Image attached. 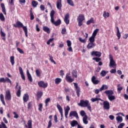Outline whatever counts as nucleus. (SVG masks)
<instances>
[{
  "label": "nucleus",
  "instance_id": "nucleus-1",
  "mask_svg": "<svg viewBox=\"0 0 128 128\" xmlns=\"http://www.w3.org/2000/svg\"><path fill=\"white\" fill-rule=\"evenodd\" d=\"M104 94L108 96V99L110 102H112V100H116V96L112 94H114V91L112 90H107L104 92Z\"/></svg>",
  "mask_w": 128,
  "mask_h": 128
},
{
  "label": "nucleus",
  "instance_id": "nucleus-2",
  "mask_svg": "<svg viewBox=\"0 0 128 128\" xmlns=\"http://www.w3.org/2000/svg\"><path fill=\"white\" fill-rule=\"evenodd\" d=\"M14 28H22L23 30L25 32L26 36L28 37V28H26V26H24V24H22V23L20 21H18L16 22V24H14Z\"/></svg>",
  "mask_w": 128,
  "mask_h": 128
},
{
  "label": "nucleus",
  "instance_id": "nucleus-3",
  "mask_svg": "<svg viewBox=\"0 0 128 128\" xmlns=\"http://www.w3.org/2000/svg\"><path fill=\"white\" fill-rule=\"evenodd\" d=\"M109 58L110 60V63L109 64L110 68H116V62L114 60V58H112V56L111 54L109 55Z\"/></svg>",
  "mask_w": 128,
  "mask_h": 128
},
{
  "label": "nucleus",
  "instance_id": "nucleus-4",
  "mask_svg": "<svg viewBox=\"0 0 128 128\" xmlns=\"http://www.w3.org/2000/svg\"><path fill=\"white\" fill-rule=\"evenodd\" d=\"M77 20L78 22V26H82V21L84 20V16L82 14L78 16Z\"/></svg>",
  "mask_w": 128,
  "mask_h": 128
},
{
  "label": "nucleus",
  "instance_id": "nucleus-5",
  "mask_svg": "<svg viewBox=\"0 0 128 128\" xmlns=\"http://www.w3.org/2000/svg\"><path fill=\"white\" fill-rule=\"evenodd\" d=\"M88 104H90V102L88 100H80V102L78 104V106H83V108H86Z\"/></svg>",
  "mask_w": 128,
  "mask_h": 128
},
{
  "label": "nucleus",
  "instance_id": "nucleus-6",
  "mask_svg": "<svg viewBox=\"0 0 128 128\" xmlns=\"http://www.w3.org/2000/svg\"><path fill=\"white\" fill-rule=\"evenodd\" d=\"M5 100H12V95L10 94V90H7L6 92Z\"/></svg>",
  "mask_w": 128,
  "mask_h": 128
},
{
  "label": "nucleus",
  "instance_id": "nucleus-7",
  "mask_svg": "<svg viewBox=\"0 0 128 128\" xmlns=\"http://www.w3.org/2000/svg\"><path fill=\"white\" fill-rule=\"evenodd\" d=\"M103 106L104 110H108L110 108V102H108L106 100L103 102Z\"/></svg>",
  "mask_w": 128,
  "mask_h": 128
},
{
  "label": "nucleus",
  "instance_id": "nucleus-8",
  "mask_svg": "<svg viewBox=\"0 0 128 128\" xmlns=\"http://www.w3.org/2000/svg\"><path fill=\"white\" fill-rule=\"evenodd\" d=\"M69 116H74V118H76V120H78V114L76 111H71L69 114Z\"/></svg>",
  "mask_w": 128,
  "mask_h": 128
},
{
  "label": "nucleus",
  "instance_id": "nucleus-9",
  "mask_svg": "<svg viewBox=\"0 0 128 128\" xmlns=\"http://www.w3.org/2000/svg\"><path fill=\"white\" fill-rule=\"evenodd\" d=\"M74 86L76 89V93L78 98H80V88L78 86V84L74 82Z\"/></svg>",
  "mask_w": 128,
  "mask_h": 128
},
{
  "label": "nucleus",
  "instance_id": "nucleus-10",
  "mask_svg": "<svg viewBox=\"0 0 128 128\" xmlns=\"http://www.w3.org/2000/svg\"><path fill=\"white\" fill-rule=\"evenodd\" d=\"M38 84L40 88H46L48 86V83H44L42 81L38 82Z\"/></svg>",
  "mask_w": 128,
  "mask_h": 128
},
{
  "label": "nucleus",
  "instance_id": "nucleus-11",
  "mask_svg": "<svg viewBox=\"0 0 128 128\" xmlns=\"http://www.w3.org/2000/svg\"><path fill=\"white\" fill-rule=\"evenodd\" d=\"M91 56H96L98 58H100L102 53L98 52L92 51L91 53Z\"/></svg>",
  "mask_w": 128,
  "mask_h": 128
},
{
  "label": "nucleus",
  "instance_id": "nucleus-12",
  "mask_svg": "<svg viewBox=\"0 0 128 128\" xmlns=\"http://www.w3.org/2000/svg\"><path fill=\"white\" fill-rule=\"evenodd\" d=\"M68 18H70V14H68V13H67L66 14L64 18V22H66V24H70V20Z\"/></svg>",
  "mask_w": 128,
  "mask_h": 128
},
{
  "label": "nucleus",
  "instance_id": "nucleus-13",
  "mask_svg": "<svg viewBox=\"0 0 128 128\" xmlns=\"http://www.w3.org/2000/svg\"><path fill=\"white\" fill-rule=\"evenodd\" d=\"M18 70L20 72V74L21 75V78L23 80H26V76H24V71H22V67L19 66Z\"/></svg>",
  "mask_w": 128,
  "mask_h": 128
},
{
  "label": "nucleus",
  "instance_id": "nucleus-14",
  "mask_svg": "<svg viewBox=\"0 0 128 128\" xmlns=\"http://www.w3.org/2000/svg\"><path fill=\"white\" fill-rule=\"evenodd\" d=\"M86 36L84 39H82V38H79V41L80 42H82V44H86V39L88 38V33H86Z\"/></svg>",
  "mask_w": 128,
  "mask_h": 128
},
{
  "label": "nucleus",
  "instance_id": "nucleus-15",
  "mask_svg": "<svg viewBox=\"0 0 128 128\" xmlns=\"http://www.w3.org/2000/svg\"><path fill=\"white\" fill-rule=\"evenodd\" d=\"M66 80L68 82L71 83V82H74V78H72V77L70 76H66Z\"/></svg>",
  "mask_w": 128,
  "mask_h": 128
},
{
  "label": "nucleus",
  "instance_id": "nucleus-16",
  "mask_svg": "<svg viewBox=\"0 0 128 128\" xmlns=\"http://www.w3.org/2000/svg\"><path fill=\"white\" fill-rule=\"evenodd\" d=\"M56 8L58 10L62 9V0H57Z\"/></svg>",
  "mask_w": 128,
  "mask_h": 128
},
{
  "label": "nucleus",
  "instance_id": "nucleus-17",
  "mask_svg": "<svg viewBox=\"0 0 128 128\" xmlns=\"http://www.w3.org/2000/svg\"><path fill=\"white\" fill-rule=\"evenodd\" d=\"M96 76H93L92 78V82L94 84H98L100 82V80H96Z\"/></svg>",
  "mask_w": 128,
  "mask_h": 128
},
{
  "label": "nucleus",
  "instance_id": "nucleus-18",
  "mask_svg": "<svg viewBox=\"0 0 128 128\" xmlns=\"http://www.w3.org/2000/svg\"><path fill=\"white\" fill-rule=\"evenodd\" d=\"M72 77L74 78H78V71L76 70H73L72 72Z\"/></svg>",
  "mask_w": 128,
  "mask_h": 128
},
{
  "label": "nucleus",
  "instance_id": "nucleus-19",
  "mask_svg": "<svg viewBox=\"0 0 128 128\" xmlns=\"http://www.w3.org/2000/svg\"><path fill=\"white\" fill-rule=\"evenodd\" d=\"M27 76L28 78V80L30 82H32V75L30 74V71L28 70H27Z\"/></svg>",
  "mask_w": 128,
  "mask_h": 128
},
{
  "label": "nucleus",
  "instance_id": "nucleus-20",
  "mask_svg": "<svg viewBox=\"0 0 128 128\" xmlns=\"http://www.w3.org/2000/svg\"><path fill=\"white\" fill-rule=\"evenodd\" d=\"M0 6L2 8V12L5 14L6 15V7L4 6V4L2 3L0 4Z\"/></svg>",
  "mask_w": 128,
  "mask_h": 128
},
{
  "label": "nucleus",
  "instance_id": "nucleus-21",
  "mask_svg": "<svg viewBox=\"0 0 128 128\" xmlns=\"http://www.w3.org/2000/svg\"><path fill=\"white\" fill-rule=\"evenodd\" d=\"M82 120L84 124H88V116L85 115L82 118Z\"/></svg>",
  "mask_w": 128,
  "mask_h": 128
},
{
  "label": "nucleus",
  "instance_id": "nucleus-22",
  "mask_svg": "<svg viewBox=\"0 0 128 128\" xmlns=\"http://www.w3.org/2000/svg\"><path fill=\"white\" fill-rule=\"evenodd\" d=\"M25 127L28 128H32V120H28V125H26V124H25Z\"/></svg>",
  "mask_w": 128,
  "mask_h": 128
},
{
  "label": "nucleus",
  "instance_id": "nucleus-23",
  "mask_svg": "<svg viewBox=\"0 0 128 128\" xmlns=\"http://www.w3.org/2000/svg\"><path fill=\"white\" fill-rule=\"evenodd\" d=\"M28 98H29L28 94H24V96H23L24 102H28Z\"/></svg>",
  "mask_w": 128,
  "mask_h": 128
},
{
  "label": "nucleus",
  "instance_id": "nucleus-24",
  "mask_svg": "<svg viewBox=\"0 0 128 128\" xmlns=\"http://www.w3.org/2000/svg\"><path fill=\"white\" fill-rule=\"evenodd\" d=\"M43 30L47 32V34H50V30L48 26H44L43 27Z\"/></svg>",
  "mask_w": 128,
  "mask_h": 128
},
{
  "label": "nucleus",
  "instance_id": "nucleus-25",
  "mask_svg": "<svg viewBox=\"0 0 128 128\" xmlns=\"http://www.w3.org/2000/svg\"><path fill=\"white\" fill-rule=\"evenodd\" d=\"M94 46H95L94 44L90 42L87 46V48L89 50L94 48Z\"/></svg>",
  "mask_w": 128,
  "mask_h": 128
},
{
  "label": "nucleus",
  "instance_id": "nucleus-26",
  "mask_svg": "<svg viewBox=\"0 0 128 128\" xmlns=\"http://www.w3.org/2000/svg\"><path fill=\"white\" fill-rule=\"evenodd\" d=\"M108 86L106 84H103L102 86V87L100 88V91L102 92V90H108Z\"/></svg>",
  "mask_w": 128,
  "mask_h": 128
},
{
  "label": "nucleus",
  "instance_id": "nucleus-27",
  "mask_svg": "<svg viewBox=\"0 0 128 128\" xmlns=\"http://www.w3.org/2000/svg\"><path fill=\"white\" fill-rule=\"evenodd\" d=\"M70 124L72 126L74 127L75 126L76 124H77L78 126V121L76 120H72L71 123Z\"/></svg>",
  "mask_w": 128,
  "mask_h": 128
},
{
  "label": "nucleus",
  "instance_id": "nucleus-28",
  "mask_svg": "<svg viewBox=\"0 0 128 128\" xmlns=\"http://www.w3.org/2000/svg\"><path fill=\"white\" fill-rule=\"evenodd\" d=\"M62 24V20H60V19L57 20L56 22H54V24L56 26H60Z\"/></svg>",
  "mask_w": 128,
  "mask_h": 128
},
{
  "label": "nucleus",
  "instance_id": "nucleus-29",
  "mask_svg": "<svg viewBox=\"0 0 128 128\" xmlns=\"http://www.w3.org/2000/svg\"><path fill=\"white\" fill-rule=\"evenodd\" d=\"M0 100L4 106H6V102H4V94H0Z\"/></svg>",
  "mask_w": 128,
  "mask_h": 128
},
{
  "label": "nucleus",
  "instance_id": "nucleus-30",
  "mask_svg": "<svg viewBox=\"0 0 128 128\" xmlns=\"http://www.w3.org/2000/svg\"><path fill=\"white\" fill-rule=\"evenodd\" d=\"M117 86H118L117 90H118V92L120 94V91L122 90L124 88L120 86V84H118Z\"/></svg>",
  "mask_w": 128,
  "mask_h": 128
},
{
  "label": "nucleus",
  "instance_id": "nucleus-31",
  "mask_svg": "<svg viewBox=\"0 0 128 128\" xmlns=\"http://www.w3.org/2000/svg\"><path fill=\"white\" fill-rule=\"evenodd\" d=\"M108 71H105L103 70L100 73V75L101 76H106V74H108Z\"/></svg>",
  "mask_w": 128,
  "mask_h": 128
},
{
  "label": "nucleus",
  "instance_id": "nucleus-32",
  "mask_svg": "<svg viewBox=\"0 0 128 128\" xmlns=\"http://www.w3.org/2000/svg\"><path fill=\"white\" fill-rule=\"evenodd\" d=\"M20 90H22V87L20 86H19L18 90L17 91L16 94L18 98H20Z\"/></svg>",
  "mask_w": 128,
  "mask_h": 128
},
{
  "label": "nucleus",
  "instance_id": "nucleus-33",
  "mask_svg": "<svg viewBox=\"0 0 128 128\" xmlns=\"http://www.w3.org/2000/svg\"><path fill=\"white\" fill-rule=\"evenodd\" d=\"M116 120L118 122L120 123L122 122V117L120 116H118L116 117Z\"/></svg>",
  "mask_w": 128,
  "mask_h": 128
},
{
  "label": "nucleus",
  "instance_id": "nucleus-34",
  "mask_svg": "<svg viewBox=\"0 0 128 128\" xmlns=\"http://www.w3.org/2000/svg\"><path fill=\"white\" fill-rule=\"evenodd\" d=\"M67 3L69 6H74V4L72 0H67Z\"/></svg>",
  "mask_w": 128,
  "mask_h": 128
},
{
  "label": "nucleus",
  "instance_id": "nucleus-35",
  "mask_svg": "<svg viewBox=\"0 0 128 128\" xmlns=\"http://www.w3.org/2000/svg\"><path fill=\"white\" fill-rule=\"evenodd\" d=\"M10 62L12 66H14V56H11L10 57Z\"/></svg>",
  "mask_w": 128,
  "mask_h": 128
},
{
  "label": "nucleus",
  "instance_id": "nucleus-36",
  "mask_svg": "<svg viewBox=\"0 0 128 128\" xmlns=\"http://www.w3.org/2000/svg\"><path fill=\"white\" fill-rule=\"evenodd\" d=\"M94 24V18H91L89 20L87 21L86 24Z\"/></svg>",
  "mask_w": 128,
  "mask_h": 128
},
{
  "label": "nucleus",
  "instance_id": "nucleus-37",
  "mask_svg": "<svg viewBox=\"0 0 128 128\" xmlns=\"http://www.w3.org/2000/svg\"><path fill=\"white\" fill-rule=\"evenodd\" d=\"M91 100L92 102H98V100H101L102 102V100L100 98H91Z\"/></svg>",
  "mask_w": 128,
  "mask_h": 128
},
{
  "label": "nucleus",
  "instance_id": "nucleus-38",
  "mask_svg": "<svg viewBox=\"0 0 128 128\" xmlns=\"http://www.w3.org/2000/svg\"><path fill=\"white\" fill-rule=\"evenodd\" d=\"M98 30H99L96 28V29L94 32L92 33V36L96 37V34H98Z\"/></svg>",
  "mask_w": 128,
  "mask_h": 128
},
{
  "label": "nucleus",
  "instance_id": "nucleus-39",
  "mask_svg": "<svg viewBox=\"0 0 128 128\" xmlns=\"http://www.w3.org/2000/svg\"><path fill=\"white\" fill-rule=\"evenodd\" d=\"M60 82H62V79L60 78H56L55 79V84H58Z\"/></svg>",
  "mask_w": 128,
  "mask_h": 128
},
{
  "label": "nucleus",
  "instance_id": "nucleus-40",
  "mask_svg": "<svg viewBox=\"0 0 128 128\" xmlns=\"http://www.w3.org/2000/svg\"><path fill=\"white\" fill-rule=\"evenodd\" d=\"M96 37H94V36H92L91 37H90L89 38V41L90 42H92L94 43V40H95V38Z\"/></svg>",
  "mask_w": 128,
  "mask_h": 128
},
{
  "label": "nucleus",
  "instance_id": "nucleus-41",
  "mask_svg": "<svg viewBox=\"0 0 128 128\" xmlns=\"http://www.w3.org/2000/svg\"><path fill=\"white\" fill-rule=\"evenodd\" d=\"M103 16H104L105 18H108V16H110V13H106V12L104 11L103 13Z\"/></svg>",
  "mask_w": 128,
  "mask_h": 128
},
{
  "label": "nucleus",
  "instance_id": "nucleus-42",
  "mask_svg": "<svg viewBox=\"0 0 128 128\" xmlns=\"http://www.w3.org/2000/svg\"><path fill=\"white\" fill-rule=\"evenodd\" d=\"M0 20L2 22H4L6 18H4V14L2 13H0Z\"/></svg>",
  "mask_w": 128,
  "mask_h": 128
},
{
  "label": "nucleus",
  "instance_id": "nucleus-43",
  "mask_svg": "<svg viewBox=\"0 0 128 128\" xmlns=\"http://www.w3.org/2000/svg\"><path fill=\"white\" fill-rule=\"evenodd\" d=\"M38 3L36 1L33 0L32 1V6H34V8H36V6H38Z\"/></svg>",
  "mask_w": 128,
  "mask_h": 128
},
{
  "label": "nucleus",
  "instance_id": "nucleus-44",
  "mask_svg": "<svg viewBox=\"0 0 128 128\" xmlns=\"http://www.w3.org/2000/svg\"><path fill=\"white\" fill-rule=\"evenodd\" d=\"M36 74L38 78L40 77V70H36Z\"/></svg>",
  "mask_w": 128,
  "mask_h": 128
},
{
  "label": "nucleus",
  "instance_id": "nucleus-45",
  "mask_svg": "<svg viewBox=\"0 0 128 128\" xmlns=\"http://www.w3.org/2000/svg\"><path fill=\"white\" fill-rule=\"evenodd\" d=\"M56 106H57V108H58L60 112H62V108L60 105L57 104Z\"/></svg>",
  "mask_w": 128,
  "mask_h": 128
},
{
  "label": "nucleus",
  "instance_id": "nucleus-46",
  "mask_svg": "<svg viewBox=\"0 0 128 128\" xmlns=\"http://www.w3.org/2000/svg\"><path fill=\"white\" fill-rule=\"evenodd\" d=\"M80 114L81 116H86V112L84 110H81Z\"/></svg>",
  "mask_w": 128,
  "mask_h": 128
},
{
  "label": "nucleus",
  "instance_id": "nucleus-47",
  "mask_svg": "<svg viewBox=\"0 0 128 128\" xmlns=\"http://www.w3.org/2000/svg\"><path fill=\"white\" fill-rule=\"evenodd\" d=\"M17 50L18 51V52H20V54H24V50H22L20 48H17Z\"/></svg>",
  "mask_w": 128,
  "mask_h": 128
},
{
  "label": "nucleus",
  "instance_id": "nucleus-48",
  "mask_svg": "<svg viewBox=\"0 0 128 128\" xmlns=\"http://www.w3.org/2000/svg\"><path fill=\"white\" fill-rule=\"evenodd\" d=\"M42 92H40L37 93V96L38 98H42Z\"/></svg>",
  "mask_w": 128,
  "mask_h": 128
},
{
  "label": "nucleus",
  "instance_id": "nucleus-49",
  "mask_svg": "<svg viewBox=\"0 0 128 128\" xmlns=\"http://www.w3.org/2000/svg\"><path fill=\"white\" fill-rule=\"evenodd\" d=\"M30 20H32L34 18V14L32 13V11L30 10Z\"/></svg>",
  "mask_w": 128,
  "mask_h": 128
},
{
  "label": "nucleus",
  "instance_id": "nucleus-50",
  "mask_svg": "<svg viewBox=\"0 0 128 128\" xmlns=\"http://www.w3.org/2000/svg\"><path fill=\"white\" fill-rule=\"evenodd\" d=\"M93 60H96V62H98L100 60H102V59L100 58H92Z\"/></svg>",
  "mask_w": 128,
  "mask_h": 128
},
{
  "label": "nucleus",
  "instance_id": "nucleus-51",
  "mask_svg": "<svg viewBox=\"0 0 128 128\" xmlns=\"http://www.w3.org/2000/svg\"><path fill=\"white\" fill-rule=\"evenodd\" d=\"M50 102V98H47L45 100L46 106H48V104Z\"/></svg>",
  "mask_w": 128,
  "mask_h": 128
},
{
  "label": "nucleus",
  "instance_id": "nucleus-52",
  "mask_svg": "<svg viewBox=\"0 0 128 128\" xmlns=\"http://www.w3.org/2000/svg\"><path fill=\"white\" fill-rule=\"evenodd\" d=\"M54 10H52L51 12H50V18H52L54 16Z\"/></svg>",
  "mask_w": 128,
  "mask_h": 128
},
{
  "label": "nucleus",
  "instance_id": "nucleus-53",
  "mask_svg": "<svg viewBox=\"0 0 128 128\" xmlns=\"http://www.w3.org/2000/svg\"><path fill=\"white\" fill-rule=\"evenodd\" d=\"M0 34H1V36H2L3 38L6 37V34L2 32V28L0 29Z\"/></svg>",
  "mask_w": 128,
  "mask_h": 128
},
{
  "label": "nucleus",
  "instance_id": "nucleus-54",
  "mask_svg": "<svg viewBox=\"0 0 128 128\" xmlns=\"http://www.w3.org/2000/svg\"><path fill=\"white\" fill-rule=\"evenodd\" d=\"M62 34H66V28H64L62 30Z\"/></svg>",
  "mask_w": 128,
  "mask_h": 128
},
{
  "label": "nucleus",
  "instance_id": "nucleus-55",
  "mask_svg": "<svg viewBox=\"0 0 128 128\" xmlns=\"http://www.w3.org/2000/svg\"><path fill=\"white\" fill-rule=\"evenodd\" d=\"M13 114H14V118H18V114H16V112H13Z\"/></svg>",
  "mask_w": 128,
  "mask_h": 128
},
{
  "label": "nucleus",
  "instance_id": "nucleus-56",
  "mask_svg": "<svg viewBox=\"0 0 128 128\" xmlns=\"http://www.w3.org/2000/svg\"><path fill=\"white\" fill-rule=\"evenodd\" d=\"M110 72L111 74H116V68H114V69H112L110 70Z\"/></svg>",
  "mask_w": 128,
  "mask_h": 128
},
{
  "label": "nucleus",
  "instance_id": "nucleus-57",
  "mask_svg": "<svg viewBox=\"0 0 128 128\" xmlns=\"http://www.w3.org/2000/svg\"><path fill=\"white\" fill-rule=\"evenodd\" d=\"M54 38H50L48 42H47V44H50V42H52L54 41Z\"/></svg>",
  "mask_w": 128,
  "mask_h": 128
},
{
  "label": "nucleus",
  "instance_id": "nucleus-58",
  "mask_svg": "<svg viewBox=\"0 0 128 128\" xmlns=\"http://www.w3.org/2000/svg\"><path fill=\"white\" fill-rule=\"evenodd\" d=\"M124 126V123H121L118 126V128H122Z\"/></svg>",
  "mask_w": 128,
  "mask_h": 128
},
{
  "label": "nucleus",
  "instance_id": "nucleus-59",
  "mask_svg": "<svg viewBox=\"0 0 128 128\" xmlns=\"http://www.w3.org/2000/svg\"><path fill=\"white\" fill-rule=\"evenodd\" d=\"M66 42L68 46H72V42H70V40H68Z\"/></svg>",
  "mask_w": 128,
  "mask_h": 128
},
{
  "label": "nucleus",
  "instance_id": "nucleus-60",
  "mask_svg": "<svg viewBox=\"0 0 128 128\" xmlns=\"http://www.w3.org/2000/svg\"><path fill=\"white\" fill-rule=\"evenodd\" d=\"M52 120H50L48 122V128H50V126H52Z\"/></svg>",
  "mask_w": 128,
  "mask_h": 128
},
{
  "label": "nucleus",
  "instance_id": "nucleus-61",
  "mask_svg": "<svg viewBox=\"0 0 128 128\" xmlns=\"http://www.w3.org/2000/svg\"><path fill=\"white\" fill-rule=\"evenodd\" d=\"M0 82H6V79H4V78H0Z\"/></svg>",
  "mask_w": 128,
  "mask_h": 128
},
{
  "label": "nucleus",
  "instance_id": "nucleus-62",
  "mask_svg": "<svg viewBox=\"0 0 128 128\" xmlns=\"http://www.w3.org/2000/svg\"><path fill=\"white\" fill-rule=\"evenodd\" d=\"M116 36L118 38V40H120V36H121L120 32H117Z\"/></svg>",
  "mask_w": 128,
  "mask_h": 128
},
{
  "label": "nucleus",
  "instance_id": "nucleus-63",
  "mask_svg": "<svg viewBox=\"0 0 128 128\" xmlns=\"http://www.w3.org/2000/svg\"><path fill=\"white\" fill-rule=\"evenodd\" d=\"M1 124H2V128H8V127H6V124H4V122H2Z\"/></svg>",
  "mask_w": 128,
  "mask_h": 128
},
{
  "label": "nucleus",
  "instance_id": "nucleus-64",
  "mask_svg": "<svg viewBox=\"0 0 128 128\" xmlns=\"http://www.w3.org/2000/svg\"><path fill=\"white\" fill-rule=\"evenodd\" d=\"M128 38V34H125L123 36V38H124V40H126Z\"/></svg>",
  "mask_w": 128,
  "mask_h": 128
}]
</instances>
